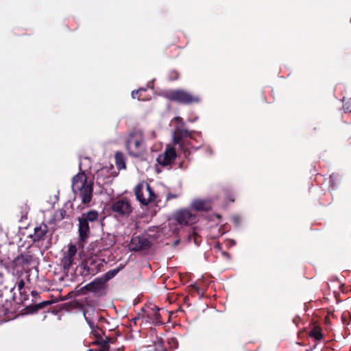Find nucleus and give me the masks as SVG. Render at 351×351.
I'll use <instances>...</instances> for the list:
<instances>
[{"label":"nucleus","instance_id":"nucleus-30","mask_svg":"<svg viewBox=\"0 0 351 351\" xmlns=\"http://www.w3.org/2000/svg\"><path fill=\"white\" fill-rule=\"evenodd\" d=\"M190 239H193L195 245H199L201 242V237L196 233H193Z\"/></svg>","mask_w":351,"mask_h":351},{"label":"nucleus","instance_id":"nucleus-15","mask_svg":"<svg viewBox=\"0 0 351 351\" xmlns=\"http://www.w3.org/2000/svg\"><path fill=\"white\" fill-rule=\"evenodd\" d=\"M84 315L87 324L91 329L90 333L95 337L96 339L102 338L103 336L105 335L104 330L98 325H95L94 324L93 319L91 317L86 316V312L84 313Z\"/></svg>","mask_w":351,"mask_h":351},{"label":"nucleus","instance_id":"nucleus-39","mask_svg":"<svg viewBox=\"0 0 351 351\" xmlns=\"http://www.w3.org/2000/svg\"><path fill=\"white\" fill-rule=\"evenodd\" d=\"M179 167H180V168H182V164H180V166H179Z\"/></svg>","mask_w":351,"mask_h":351},{"label":"nucleus","instance_id":"nucleus-21","mask_svg":"<svg viewBox=\"0 0 351 351\" xmlns=\"http://www.w3.org/2000/svg\"><path fill=\"white\" fill-rule=\"evenodd\" d=\"M308 336L317 341H321L324 338V334L321 327L315 326L308 332Z\"/></svg>","mask_w":351,"mask_h":351},{"label":"nucleus","instance_id":"nucleus-29","mask_svg":"<svg viewBox=\"0 0 351 351\" xmlns=\"http://www.w3.org/2000/svg\"><path fill=\"white\" fill-rule=\"evenodd\" d=\"M343 108L345 112L351 113V99L343 104Z\"/></svg>","mask_w":351,"mask_h":351},{"label":"nucleus","instance_id":"nucleus-1","mask_svg":"<svg viewBox=\"0 0 351 351\" xmlns=\"http://www.w3.org/2000/svg\"><path fill=\"white\" fill-rule=\"evenodd\" d=\"M15 287L14 274L6 270L0 271V315H5L10 312L12 302L8 299L3 300V296L7 292H10L12 293V298L14 299Z\"/></svg>","mask_w":351,"mask_h":351},{"label":"nucleus","instance_id":"nucleus-9","mask_svg":"<svg viewBox=\"0 0 351 351\" xmlns=\"http://www.w3.org/2000/svg\"><path fill=\"white\" fill-rule=\"evenodd\" d=\"M174 219L180 225L184 226L195 223L197 216L189 210L180 209L175 213Z\"/></svg>","mask_w":351,"mask_h":351},{"label":"nucleus","instance_id":"nucleus-13","mask_svg":"<svg viewBox=\"0 0 351 351\" xmlns=\"http://www.w3.org/2000/svg\"><path fill=\"white\" fill-rule=\"evenodd\" d=\"M193 132H190L186 129L183 128L181 126H177L175 128L173 134L174 144L181 145L184 139L186 138H192Z\"/></svg>","mask_w":351,"mask_h":351},{"label":"nucleus","instance_id":"nucleus-11","mask_svg":"<svg viewBox=\"0 0 351 351\" xmlns=\"http://www.w3.org/2000/svg\"><path fill=\"white\" fill-rule=\"evenodd\" d=\"M151 245L152 243L147 239L141 237H134L131 239L129 248L130 251L139 252L149 250Z\"/></svg>","mask_w":351,"mask_h":351},{"label":"nucleus","instance_id":"nucleus-2","mask_svg":"<svg viewBox=\"0 0 351 351\" xmlns=\"http://www.w3.org/2000/svg\"><path fill=\"white\" fill-rule=\"evenodd\" d=\"M72 191L84 204H88L93 198V181L88 180L84 172L76 174L72 180Z\"/></svg>","mask_w":351,"mask_h":351},{"label":"nucleus","instance_id":"nucleus-19","mask_svg":"<svg viewBox=\"0 0 351 351\" xmlns=\"http://www.w3.org/2000/svg\"><path fill=\"white\" fill-rule=\"evenodd\" d=\"M53 303L52 301H43L39 303H34L26 306V309L28 313H34L38 312L40 309H43L47 306L51 305Z\"/></svg>","mask_w":351,"mask_h":351},{"label":"nucleus","instance_id":"nucleus-14","mask_svg":"<svg viewBox=\"0 0 351 351\" xmlns=\"http://www.w3.org/2000/svg\"><path fill=\"white\" fill-rule=\"evenodd\" d=\"M49 231L47 224L42 223L34 228V234L30 235V238L34 242L44 240Z\"/></svg>","mask_w":351,"mask_h":351},{"label":"nucleus","instance_id":"nucleus-36","mask_svg":"<svg viewBox=\"0 0 351 351\" xmlns=\"http://www.w3.org/2000/svg\"><path fill=\"white\" fill-rule=\"evenodd\" d=\"M97 319H98V322H106V319L104 317H101V316H98L97 317Z\"/></svg>","mask_w":351,"mask_h":351},{"label":"nucleus","instance_id":"nucleus-20","mask_svg":"<svg viewBox=\"0 0 351 351\" xmlns=\"http://www.w3.org/2000/svg\"><path fill=\"white\" fill-rule=\"evenodd\" d=\"M104 283L103 279H95L92 282L86 285L85 288L90 291H96L102 289Z\"/></svg>","mask_w":351,"mask_h":351},{"label":"nucleus","instance_id":"nucleus-17","mask_svg":"<svg viewBox=\"0 0 351 351\" xmlns=\"http://www.w3.org/2000/svg\"><path fill=\"white\" fill-rule=\"evenodd\" d=\"M14 281L16 282V286H17L18 290L19 291L20 302L23 303L28 300V295L25 290V281L23 278H21L19 276H16L15 275Z\"/></svg>","mask_w":351,"mask_h":351},{"label":"nucleus","instance_id":"nucleus-38","mask_svg":"<svg viewBox=\"0 0 351 351\" xmlns=\"http://www.w3.org/2000/svg\"><path fill=\"white\" fill-rule=\"evenodd\" d=\"M87 351H99V349H88Z\"/></svg>","mask_w":351,"mask_h":351},{"label":"nucleus","instance_id":"nucleus-26","mask_svg":"<svg viewBox=\"0 0 351 351\" xmlns=\"http://www.w3.org/2000/svg\"><path fill=\"white\" fill-rule=\"evenodd\" d=\"M54 217L56 220L61 221L66 217H69V215H67L66 211L64 208H62L56 210Z\"/></svg>","mask_w":351,"mask_h":351},{"label":"nucleus","instance_id":"nucleus-10","mask_svg":"<svg viewBox=\"0 0 351 351\" xmlns=\"http://www.w3.org/2000/svg\"><path fill=\"white\" fill-rule=\"evenodd\" d=\"M77 254V247L75 245L69 244L68 250L64 253L61 259V264L64 270L69 271L71 267L75 263L74 260Z\"/></svg>","mask_w":351,"mask_h":351},{"label":"nucleus","instance_id":"nucleus-37","mask_svg":"<svg viewBox=\"0 0 351 351\" xmlns=\"http://www.w3.org/2000/svg\"><path fill=\"white\" fill-rule=\"evenodd\" d=\"M101 172H102V171H97V178L96 182H97V184H100V182L99 181V174H100V173H101Z\"/></svg>","mask_w":351,"mask_h":351},{"label":"nucleus","instance_id":"nucleus-22","mask_svg":"<svg viewBox=\"0 0 351 351\" xmlns=\"http://www.w3.org/2000/svg\"><path fill=\"white\" fill-rule=\"evenodd\" d=\"M17 261L22 265H29L33 261V256L29 253L21 254L16 258Z\"/></svg>","mask_w":351,"mask_h":351},{"label":"nucleus","instance_id":"nucleus-4","mask_svg":"<svg viewBox=\"0 0 351 351\" xmlns=\"http://www.w3.org/2000/svg\"><path fill=\"white\" fill-rule=\"evenodd\" d=\"M99 213L95 210H91L84 213L77 219L79 241L86 243L90 235V227L97 221Z\"/></svg>","mask_w":351,"mask_h":351},{"label":"nucleus","instance_id":"nucleus-25","mask_svg":"<svg viewBox=\"0 0 351 351\" xmlns=\"http://www.w3.org/2000/svg\"><path fill=\"white\" fill-rule=\"evenodd\" d=\"M119 270H120V268H116V269H111V270L108 271V272H106L104 275L102 279L106 282V281H108V280L112 279V278H114L118 274Z\"/></svg>","mask_w":351,"mask_h":351},{"label":"nucleus","instance_id":"nucleus-18","mask_svg":"<svg viewBox=\"0 0 351 351\" xmlns=\"http://www.w3.org/2000/svg\"><path fill=\"white\" fill-rule=\"evenodd\" d=\"M112 342V337H106L105 338L102 337L99 339H95L93 344L99 346V351H110V343Z\"/></svg>","mask_w":351,"mask_h":351},{"label":"nucleus","instance_id":"nucleus-33","mask_svg":"<svg viewBox=\"0 0 351 351\" xmlns=\"http://www.w3.org/2000/svg\"><path fill=\"white\" fill-rule=\"evenodd\" d=\"M176 197H178V195L172 194V193H168L167 195L166 199H167V201H169V200H170L171 199H174V198H176Z\"/></svg>","mask_w":351,"mask_h":351},{"label":"nucleus","instance_id":"nucleus-5","mask_svg":"<svg viewBox=\"0 0 351 351\" xmlns=\"http://www.w3.org/2000/svg\"><path fill=\"white\" fill-rule=\"evenodd\" d=\"M166 98L182 105H191L200 101V97L197 95L192 94L183 89H175L166 94Z\"/></svg>","mask_w":351,"mask_h":351},{"label":"nucleus","instance_id":"nucleus-31","mask_svg":"<svg viewBox=\"0 0 351 351\" xmlns=\"http://www.w3.org/2000/svg\"><path fill=\"white\" fill-rule=\"evenodd\" d=\"M155 308H156V311L154 312V317H155V320L160 322V314L159 313V308H157L156 306H155Z\"/></svg>","mask_w":351,"mask_h":351},{"label":"nucleus","instance_id":"nucleus-12","mask_svg":"<svg viewBox=\"0 0 351 351\" xmlns=\"http://www.w3.org/2000/svg\"><path fill=\"white\" fill-rule=\"evenodd\" d=\"M176 157V149L173 147H167L163 154L158 156L156 161L160 165L165 167L173 164Z\"/></svg>","mask_w":351,"mask_h":351},{"label":"nucleus","instance_id":"nucleus-7","mask_svg":"<svg viewBox=\"0 0 351 351\" xmlns=\"http://www.w3.org/2000/svg\"><path fill=\"white\" fill-rule=\"evenodd\" d=\"M143 184H138L135 186L134 193L136 199L143 205H147L152 202L158 203L157 196L152 187L149 184L145 186V194L143 191Z\"/></svg>","mask_w":351,"mask_h":351},{"label":"nucleus","instance_id":"nucleus-35","mask_svg":"<svg viewBox=\"0 0 351 351\" xmlns=\"http://www.w3.org/2000/svg\"><path fill=\"white\" fill-rule=\"evenodd\" d=\"M158 346L162 347L163 346V341L161 338L158 339Z\"/></svg>","mask_w":351,"mask_h":351},{"label":"nucleus","instance_id":"nucleus-8","mask_svg":"<svg viewBox=\"0 0 351 351\" xmlns=\"http://www.w3.org/2000/svg\"><path fill=\"white\" fill-rule=\"evenodd\" d=\"M103 266V261L100 258L90 256L86 258L82 263V274L84 276H94L100 271L101 267Z\"/></svg>","mask_w":351,"mask_h":351},{"label":"nucleus","instance_id":"nucleus-6","mask_svg":"<svg viewBox=\"0 0 351 351\" xmlns=\"http://www.w3.org/2000/svg\"><path fill=\"white\" fill-rule=\"evenodd\" d=\"M110 209L115 217L121 219L128 218L133 212L131 202L126 197L114 200L110 204Z\"/></svg>","mask_w":351,"mask_h":351},{"label":"nucleus","instance_id":"nucleus-16","mask_svg":"<svg viewBox=\"0 0 351 351\" xmlns=\"http://www.w3.org/2000/svg\"><path fill=\"white\" fill-rule=\"evenodd\" d=\"M192 208L199 212L208 211L211 209V203L206 199H195L191 204Z\"/></svg>","mask_w":351,"mask_h":351},{"label":"nucleus","instance_id":"nucleus-24","mask_svg":"<svg viewBox=\"0 0 351 351\" xmlns=\"http://www.w3.org/2000/svg\"><path fill=\"white\" fill-rule=\"evenodd\" d=\"M147 90L145 88H140L137 90L132 92V97L133 99H137L138 100L145 101L146 98L142 96V93Z\"/></svg>","mask_w":351,"mask_h":351},{"label":"nucleus","instance_id":"nucleus-3","mask_svg":"<svg viewBox=\"0 0 351 351\" xmlns=\"http://www.w3.org/2000/svg\"><path fill=\"white\" fill-rule=\"evenodd\" d=\"M145 144L143 131L138 128H134L128 135L125 141V149L131 157L138 158L145 152Z\"/></svg>","mask_w":351,"mask_h":351},{"label":"nucleus","instance_id":"nucleus-34","mask_svg":"<svg viewBox=\"0 0 351 351\" xmlns=\"http://www.w3.org/2000/svg\"><path fill=\"white\" fill-rule=\"evenodd\" d=\"M31 293H32V295L33 296V298H34L35 301L36 300L37 298H40L38 292L36 291H32L31 292Z\"/></svg>","mask_w":351,"mask_h":351},{"label":"nucleus","instance_id":"nucleus-27","mask_svg":"<svg viewBox=\"0 0 351 351\" xmlns=\"http://www.w3.org/2000/svg\"><path fill=\"white\" fill-rule=\"evenodd\" d=\"M351 320V315L349 311H344L341 315V321L343 324L348 325Z\"/></svg>","mask_w":351,"mask_h":351},{"label":"nucleus","instance_id":"nucleus-28","mask_svg":"<svg viewBox=\"0 0 351 351\" xmlns=\"http://www.w3.org/2000/svg\"><path fill=\"white\" fill-rule=\"evenodd\" d=\"M179 78V73L176 71H171L169 74L168 79L169 81H175Z\"/></svg>","mask_w":351,"mask_h":351},{"label":"nucleus","instance_id":"nucleus-23","mask_svg":"<svg viewBox=\"0 0 351 351\" xmlns=\"http://www.w3.org/2000/svg\"><path fill=\"white\" fill-rule=\"evenodd\" d=\"M116 165L119 169H125V158L123 153L117 152L115 154Z\"/></svg>","mask_w":351,"mask_h":351},{"label":"nucleus","instance_id":"nucleus-32","mask_svg":"<svg viewBox=\"0 0 351 351\" xmlns=\"http://www.w3.org/2000/svg\"><path fill=\"white\" fill-rule=\"evenodd\" d=\"M175 119V121H176L178 123L180 124V126H181V127L184 126V122L183 119H182V117H175V119Z\"/></svg>","mask_w":351,"mask_h":351}]
</instances>
